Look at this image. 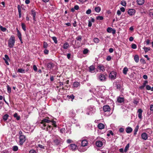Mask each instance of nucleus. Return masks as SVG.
Listing matches in <instances>:
<instances>
[{
	"mask_svg": "<svg viewBox=\"0 0 153 153\" xmlns=\"http://www.w3.org/2000/svg\"><path fill=\"white\" fill-rule=\"evenodd\" d=\"M51 122V120H49L48 119H43L41 123L42 124V129L46 130L47 131L50 130L52 126L51 124H47Z\"/></svg>",
	"mask_w": 153,
	"mask_h": 153,
	"instance_id": "f257e3e1",
	"label": "nucleus"
},
{
	"mask_svg": "<svg viewBox=\"0 0 153 153\" xmlns=\"http://www.w3.org/2000/svg\"><path fill=\"white\" fill-rule=\"evenodd\" d=\"M61 138L58 136L56 135H53V143L55 145H60L61 143Z\"/></svg>",
	"mask_w": 153,
	"mask_h": 153,
	"instance_id": "f03ea898",
	"label": "nucleus"
},
{
	"mask_svg": "<svg viewBox=\"0 0 153 153\" xmlns=\"http://www.w3.org/2000/svg\"><path fill=\"white\" fill-rule=\"evenodd\" d=\"M15 41V37L13 36H12L8 41V46L10 48H13L14 45Z\"/></svg>",
	"mask_w": 153,
	"mask_h": 153,
	"instance_id": "7ed1b4c3",
	"label": "nucleus"
},
{
	"mask_svg": "<svg viewBox=\"0 0 153 153\" xmlns=\"http://www.w3.org/2000/svg\"><path fill=\"white\" fill-rule=\"evenodd\" d=\"M19 144L20 145H22L24 143L26 139L25 137V135H20L19 137Z\"/></svg>",
	"mask_w": 153,
	"mask_h": 153,
	"instance_id": "20e7f679",
	"label": "nucleus"
},
{
	"mask_svg": "<svg viewBox=\"0 0 153 153\" xmlns=\"http://www.w3.org/2000/svg\"><path fill=\"white\" fill-rule=\"evenodd\" d=\"M69 149L72 151H76L77 149V146L75 144H71L68 146Z\"/></svg>",
	"mask_w": 153,
	"mask_h": 153,
	"instance_id": "39448f33",
	"label": "nucleus"
},
{
	"mask_svg": "<svg viewBox=\"0 0 153 153\" xmlns=\"http://www.w3.org/2000/svg\"><path fill=\"white\" fill-rule=\"evenodd\" d=\"M116 73L114 71H112L109 75V77L111 79H114L116 78Z\"/></svg>",
	"mask_w": 153,
	"mask_h": 153,
	"instance_id": "423d86ee",
	"label": "nucleus"
},
{
	"mask_svg": "<svg viewBox=\"0 0 153 153\" xmlns=\"http://www.w3.org/2000/svg\"><path fill=\"white\" fill-rule=\"evenodd\" d=\"M107 76H106L103 74H100L98 76V79L101 81H105L106 77Z\"/></svg>",
	"mask_w": 153,
	"mask_h": 153,
	"instance_id": "0eeeda50",
	"label": "nucleus"
},
{
	"mask_svg": "<svg viewBox=\"0 0 153 153\" xmlns=\"http://www.w3.org/2000/svg\"><path fill=\"white\" fill-rule=\"evenodd\" d=\"M107 31L109 33H112L114 34L116 33V30L114 29H112L110 27H108L107 29Z\"/></svg>",
	"mask_w": 153,
	"mask_h": 153,
	"instance_id": "6e6552de",
	"label": "nucleus"
},
{
	"mask_svg": "<svg viewBox=\"0 0 153 153\" xmlns=\"http://www.w3.org/2000/svg\"><path fill=\"white\" fill-rule=\"evenodd\" d=\"M135 10L134 9H129L128 11V14L131 16H132L135 14Z\"/></svg>",
	"mask_w": 153,
	"mask_h": 153,
	"instance_id": "1a4fd4ad",
	"label": "nucleus"
},
{
	"mask_svg": "<svg viewBox=\"0 0 153 153\" xmlns=\"http://www.w3.org/2000/svg\"><path fill=\"white\" fill-rule=\"evenodd\" d=\"M3 59L4 60L6 64L7 65H9V64L8 63V61H10V59L8 56L7 55H5L4 56V58Z\"/></svg>",
	"mask_w": 153,
	"mask_h": 153,
	"instance_id": "9d476101",
	"label": "nucleus"
},
{
	"mask_svg": "<svg viewBox=\"0 0 153 153\" xmlns=\"http://www.w3.org/2000/svg\"><path fill=\"white\" fill-rule=\"evenodd\" d=\"M103 108L104 112L109 111L111 110L110 107L108 105H104Z\"/></svg>",
	"mask_w": 153,
	"mask_h": 153,
	"instance_id": "9b49d317",
	"label": "nucleus"
},
{
	"mask_svg": "<svg viewBox=\"0 0 153 153\" xmlns=\"http://www.w3.org/2000/svg\"><path fill=\"white\" fill-rule=\"evenodd\" d=\"M17 35L18 37V38L20 41L21 43H22L23 42L22 41V35L19 30H18V29H17Z\"/></svg>",
	"mask_w": 153,
	"mask_h": 153,
	"instance_id": "f8f14e48",
	"label": "nucleus"
},
{
	"mask_svg": "<svg viewBox=\"0 0 153 153\" xmlns=\"http://www.w3.org/2000/svg\"><path fill=\"white\" fill-rule=\"evenodd\" d=\"M54 66V64L52 62L49 63L47 64V67L49 69H51Z\"/></svg>",
	"mask_w": 153,
	"mask_h": 153,
	"instance_id": "ddd939ff",
	"label": "nucleus"
},
{
	"mask_svg": "<svg viewBox=\"0 0 153 153\" xmlns=\"http://www.w3.org/2000/svg\"><path fill=\"white\" fill-rule=\"evenodd\" d=\"M88 144V141L86 140H84L81 142V145L82 146L84 147L87 145Z\"/></svg>",
	"mask_w": 153,
	"mask_h": 153,
	"instance_id": "4468645a",
	"label": "nucleus"
},
{
	"mask_svg": "<svg viewBox=\"0 0 153 153\" xmlns=\"http://www.w3.org/2000/svg\"><path fill=\"white\" fill-rule=\"evenodd\" d=\"M96 146L98 147H101L102 146L103 143L102 141H97L96 142Z\"/></svg>",
	"mask_w": 153,
	"mask_h": 153,
	"instance_id": "2eb2a0df",
	"label": "nucleus"
},
{
	"mask_svg": "<svg viewBox=\"0 0 153 153\" xmlns=\"http://www.w3.org/2000/svg\"><path fill=\"white\" fill-rule=\"evenodd\" d=\"M142 111H143L142 110L140 109H139L138 110L137 112L138 113V117H139V118L140 119H142Z\"/></svg>",
	"mask_w": 153,
	"mask_h": 153,
	"instance_id": "dca6fc26",
	"label": "nucleus"
},
{
	"mask_svg": "<svg viewBox=\"0 0 153 153\" xmlns=\"http://www.w3.org/2000/svg\"><path fill=\"white\" fill-rule=\"evenodd\" d=\"M97 127L99 129H102L104 128L105 125L102 123H100L98 124Z\"/></svg>",
	"mask_w": 153,
	"mask_h": 153,
	"instance_id": "f3484780",
	"label": "nucleus"
},
{
	"mask_svg": "<svg viewBox=\"0 0 153 153\" xmlns=\"http://www.w3.org/2000/svg\"><path fill=\"white\" fill-rule=\"evenodd\" d=\"M31 15L33 16V20L36 21L35 16L36 15V12L34 10H32L31 11Z\"/></svg>",
	"mask_w": 153,
	"mask_h": 153,
	"instance_id": "a211bd4d",
	"label": "nucleus"
},
{
	"mask_svg": "<svg viewBox=\"0 0 153 153\" xmlns=\"http://www.w3.org/2000/svg\"><path fill=\"white\" fill-rule=\"evenodd\" d=\"M18 9L19 14V17L21 18V7L19 5L18 6Z\"/></svg>",
	"mask_w": 153,
	"mask_h": 153,
	"instance_id": "6ab92c4d",
	"label": "nucleus"
},
{
	"mask_svg": "<svg viewBox=\"0 0 153 153\" xmlns=\"http://www.w3.org/2000/svg\"><path fill=\"white\" fill-rule=\"evenodd\" d=\"M132 129L130 127H128L126 128V131L127 133H130L132 131Z\"/></svg>",
	"mask_w": 153,
	"mask_h": 153,
	"instance_id": "aec40b11",
	"label": "nucleus"
},
{
	"mask_svg": "<svg viewBox=\"0 0 153 153\" xmlns=\"http://www.w3.org/2000/svg\"><path fill=\"white\" fill-rule=\"evenodd\" d=\"M94 69L95 67L93 65L89 67V71L91 73H93L94 71Z\"/></svg>",
	"mask_w": 153,
	"mask_h": 153,
	"instance_id": "412c9836",
	"label": "nucleus"
},
{
	"mask_svg": "<svg viewBox=\"0 0 153 153\" xmlns=\"http://www.w3.org/2000/svg\"><path fill=\"white\" fill-rule=\"evenodd\" d=\"M118 102L119 103H122L124 102V100L123 97H118L117 99Z\"/></svg>",
	"mask_w": 153,
	"mask_h": 153,
	"instance_id": "4be33fe9",
	"label": "nucleus"
},
{
	"mask_svg": "<svg viewBox=\"0 0 153 153\" xmlns=\"http://www.w3.org/2000/svg\"><path fill=\"white\" fill-rule=\"evenodd\" d=\"M89 110L92 113L96 111V109L94 107L92 106H90L89 108Z\"/></svg>",
	"mask_w": 153,
	"mask_h": 153,
	"instance_id": "5701e85b",
	"label": "nucleus"
},
{
	"mask_svg": "<svg viewBox=\"0 0 153 153\" xmlns=\"http://www.w3.org/2000/svg\"><path fill=\"white\" fill-rule=\"evenodd\" d=\"M69 46V44L67 42L65 43L63 46V48L64 49H67Z\"/></svg>",
	"mask_w": 153,
	"mask_h": 153,
	"instance_id": "b1692460",
	"label": "nucleus"
},
{
	"mask_svg": "<svg viewBox=\"0 0 153 153\" xmlns=\"http://www.w3.org/2000/svg\"><path fill=\"white\" fill-rule=\"evenodd\" d=\"M14 117L15 118H16V119L17 120H19L20 118V117L19 116H18V114L16 113L13 115Z\"/></svg>",
	"mask_w": 153,
	"mask_h": 153,
	"instance_id": "393cba45",
	"label": "nucleus"
},
{
	"mask_svg": "<svg viewBox=\"0 0 153 153\" xmlns=\"http://www.w3.org/2000/svg\"><path fill=\"white\" fill-rule=\"evenodd\" d=\"M134 59L136 62H138L139 60V57L138 55H135L134 56Z\"/></svg>",
	"mask_w": 153,
	"mask_h": 153,
	"instance_id": "a878e982",
	"label": "nucleus"
},
{
	"mask_svg": "<svg viewBox=\"0 0 153 153\" xmlns=\"http://www.w3.org/2000/svg\"><path fill=\"white\" fill-rule=\"evenodd\" d=\"M9 115L7 114H5L3 116V119L4 121H6L8 118Z\"/></svg>",
	"mask_w": 153,
	"mask_h": 153,
	"instance_id": "bb28decb",
	"label": "nucleus"
},
{
	"mask_svg": "<svg viewBox=\"0 0 153 153\" xmlns=\"http://www.w3.org/2000/svg\"><path fill=\"white\" fill-rule=\"evenodd\" d=\"M17 71L20 73H25V70L22 68H19L18 70Z\"/></svg>",
	"mask_w": 153,
	"mask_h": 153,
	"instance_id": "cd10ccee",
	"label": "nucleus"
},
{
	"mask_svg": "<svg viewBox=\"0 0 153 153\" xmlns=\"http://www.w3.org/2000/svg\"><path fill=\"white\" fill-rule=\"evenodd\" d=\"M101 10V9L100 7H96L94 8L96 12L97 13L100 12Z\"/></svg>",
	"mask_w": 153,
	"mask_h": 153,
	"instance_id": "c85d7f7f",
	"label": "nucleus"
},
{
	"mask_svg": "<svg viewBox=\"0 0 153 153\" xmlns=\"http://www.w3.org/2000/svg\"><path fill=\"white\" fill-rule=\"evenodd\" d=\"M137 1L139 5H142L143 4V0H137Z\"/></svg>",
	"mask_w": 153,
	"mask_h": 153,
	"instance_id": "c756f323",
	"label": "nucleus"
},
{
	"mask_svg": "<svg viewBox=\"0 0 153 153\" xmlns=\"http://www.w3.org/2000/svg\"><path fill=\"white\" fill-rule=\"evenodd\" d=\"M98 68L102 71H103L105 70V69L104 68L103 66L102 65L98 66Z\"/></svg>",
	"mask_w": 153,
	"mask_h": 153,
	"instance_id": "7c9ffc66",
	"label": "nucleus"
},
{
	"mask_svg": "<svg viewBox=\"0 0 153 153\" xmlns=\"http://www.w3.org/2000/svg\"><path fill=\"white\" fill-rule=\"evenodd\" d=\"M129 147V144H128L125 147V149L124 150V151L125 152H126L128 149Z\"/></svg>",
	"mask_w": 153,
	"mask_h": 153,
	"instance_id": "2f4dec72",
	"label": "nucleus"
},
{
	"mask_svg": "<svg viewBox=\"0 0 153 153\" xmlns=\"http://www.w3.org/2000/svg\"><path fill=\"white\" fill-rule=\"evenodd\" d=\"M138 128H139V126L138 125H137L136 126L135 129H134V135L136 134L138 130Z\"/></svg>",
	"mask_w": 153,
	"mask_h": 153,
	"instance_id": "473e14b6",
	"label": "nucleus"
},
{
	"mask_svg": "<svg viewBox=\"0 0 153 153\" xmlns=\"http://www.w3.org/2000/svg\"><path fill=\"white\" fill-rule=\"evenodd\" d=\"M51 126L53 125L55 127H56V121H53V120H51Z\"/></svg>",
	"mask_w": 153,
	"mask_h": 153,
	"instance_id": "72a5a7b5",
	"label": "nucleus"
},
{
	"mask_svg": "<svg viewBox=\"0 0 153 153\" xmlns=\"http://www.w3.org/2000/svg\"><path fill=\"white\" fill-rule=\"evenodd\" d=\"M93 41L96 43H97L99 42V39L97 38H94L93 39Z\"/></svg>",
	"mask_w": 153,
	"mask_h": 153,
	"instance_id": "f704fd0d",
	"label": "nucleus"
},
{
	"mask_svg": "<svg viewBox=\"0 0 153 153\" xmlns=\"http://www.w3.org/2000/svg\"><path fill=\"white\" fill-rule=\"evenodd\" d=\"M128 71V69L126 68L125 67L124 68L123 70V74H127V71Z\"/></svg>",
	"mask_w": 153,
	"mask_h": 153,
	"instance_id": "c9c22d12",
	"label": "nucleus"
},
{
	"mask_svg": "<svg viewBox=\"0 0 153 153\" xmlns=\"http://www.w3.org/2000/svg\"><path fill=\"white\" fill-rule=\"evenodd\" d=\"M79 85V83L78 82H75L74 84V86L75 87H77Z\"/></svg>",
	"mask_w": 153,
	"mask_h": 153,
	"instance_id": "e433bc0d",
	"label": "nucleus"
},
{
	"mask_svg": "<svg viewBox=\"0 0 153 153\" xmlns=\"http://www.w3.org/2000/svg\"><path fill=\"white\" fill-rule=\"evenodd\" d=\"M21 26L22 29L24 31H25L26 30L25 25L24 23H22L21 24Z\"/></svg>",
	"mask_w": 153,
	"mask_h": 153,
	"instance_id": "4c0bfd02",
	"label": "nucleus"
},
{
	"mask_svg": "<svg viewBox=\"0 0 153 153\" xmlns=\"http://www.w3.org/2000/svg\"><path fill=\"white\" fill-rule=\"evenodd\" d=\"M18 149V147L17 146H14L13 147V149L14 151H16Z\"/></svg>",
	"mask_w": 153,
	"mask_h": 153,
	"instance_id": "58836bf2",
	"label": "nucleus"
},
{
	"mask_svg": "<svg viewBox=\"0 0 153 153\" xmlns=\"http://www.w3.org/2000/svg\"><path fill=\"white\" fill-rule=\"evenodd\" d=\"M96 19L98 20H102L103 19V17L102 16H98L96 17Z\"/></svg>",
	"mask_w": 153,
	"mask_h": 153,
	"instance_id": "ea45409f",
	"label": "nucleus"
},
{
	"mask_svg": "<svg viewBox=\"0 0 153 153\" xmlns=\"http://www.w3.org/2000/svg\"><path fill=\"white\" fill-rule=\"evenodd\" d=\"M48 46V44L47 43L45 42H44L43 47L45 49L47 48Z\"/></svg>",
	"mask_w": 153,
	"mask_h": 153,
	"instance_id": "a19ab883",
	"label": "nucleus"
},
{
	"mask_svg": "<svg viewBox=\"0 0 153 153\" xmlns=\"http://www.w3.org/2000/svg\"><path fill=\"white\" fill-rule=\"evenodd\" d=\"M150 50V48L149 47H144V50L145 53L149 51Z\"/></svg>",
	"mask_w": 153,
	"mask_h": 153,
	"instance_id": "79ce46f5",
	"label": "nucleus"
},
{
	"mask_svg": "<svg viewBox=\"0 0 153 153\" xmlns=\"http://www.w3.org/2000/svg\"><path fill=\"white\" fill-rule=\"evenodd\" d=\"M121 4L122 5L124 6H126V3L125 1L123 0L121 1Z\"/></svg>",
	"mask_w": 153,
	"mask_h": 153,
	"instance_id": "37998d69",
	"label": "nucleus"
},
{
	"mask_svg": "<svg viewBox=\"0 0 153 153\" xmlns=\"http://www.w3.org/2000/svg\"><path fill=\"white\" fill-rule=\"evenodd\" d=\"M131 48L133 49H135L137 48V46L135 44H132L131 45Z\"/></svg>",
	"mask_w": 153,
	"mask_h": 153,
	"instance_id": "c03bdc74",
	"label": "nucleus"
},
{
	"mask_svg": "<svg viewBox=\"0 0 153 153\" xmlns=\"http://www.w3.org/2000/svg\"><path fill=\"white\" fill-rule=\"evenodd\" d=\"M52 38L53 40L54 41V42H55V44H57V41L56 38L54 36V37H52Z\"/></svg>",
	"mask_w": 153,
	"mask_h": 153,
	"instance_id": "a18cd8bd",
	"label": "nucleus"
},
{
	"mask_svg": "<svg viewBox=\"0 0 153 153\" xmlns=\"http://www.w3.org/2000/svg\"><path fill=\"white\" fill-rule=\"evenodd\" d=\"M0 28L1 30L3 32H5L6 30V28L3 27L1 26H0Z\"/></svg>",
	"mask_w": 153,
	"mask_h": 153,
	"instance_id": "49530a36",
	"label": "nucleus"
},
{
	"mask_svg": "<svg viewBox=\"0 0 153 153\" xmlns=\"http://www.w3.org/2000/svg\"><path fill=\"white\" fill-rule=\"evenodd\" d=\"M38 147L40 148L41 149H45V148L44 146L40 144H39L38 145Z\"/></svg>",
	"mask_w": 153,
	"mask_h": 153,
	"instance_id": "de8ad7c7",
	"label": "nucleus"
},
{
	"mask_svg": "<svg viewBox=\"0 0 153 153\" xmlns=\"http://www.w3.org/2000/svg\"><path fill=\"white\" fill-rule=\"evenodd\" d=\"M76 39L78 41H81L82 39V37L81 36H78L76 38Z\"/></svg>",
	"mask_w": 153,
	"mask_h": 153,
	"instance_id": "09e8293b",
	"label": "nucleus"
},
{
	"mask_svg": "<svg viewBox=\"0 0 153 153\" xmlns=\"http://www.w3.org/2000/svg\"><path fill=\"white\" fill-rule=\"evenodd\" d=\"M116 87L117 89L120 88L121 87V85L120 84L116 83Z\"/></svg>",
	"mask_w": 153,
	"mask_h": 153,
	"instance_id": "8fccbe9b",
	"label": "nucleus"
},
{
	"mask_svg": "<svg viewBox=\"0 0 153 153\" xmlns=\"http://www.w3.org/2000/svg\"><path fill=\"white\" fill-rule=\"evenodd\" d=\"M88 49H85L83 50V53L84 54H86L88 53Z\"/></svg>",
	"mask_w": 153,
	"mask_h": 153,
	"instance_id": "3c124183",
	"label": "nucleus"
},
{
	"mask_svg": "<svg viewBox=\"0 0 153 153\" xmlns=\"http://www.w3.org/2000/svg\"><path fill=\"white\" fill-rule=\"evenodd\" d=\"M7 92L8 93H10L11 92V88L9 85L7 86Z\"/></svg>",
	"mask_w": 153,
	"mask_h": 153,
	"instance_id": "603ef678",
	"label": "nucleus"
},
{
	"mask_svg": "<svg viewBox=\"0 0 153 153\" xmlns=\"http://www.w3.org/2000/svg\"><path fill=\"white\" fill-rule=\"evenodd\" d=\"M148 138V135L146 133L144 132V140H146Z\"/></svg>",
	"mask_w": 153,
	"mask_h": 153,
	"instance_id": "864d4df0",
	"label": "nucleus"
},
{
	"mask_svg": "<svg viewBox=\"0 0 153 153\" xmlns=\"http://www.w3.org/2000/svg\"><path fill=\"white\" fill-rule=\"evenodd\" d=\"M46 49V48L45 49V50L44 51V53L45 54H48L49 53V51H48Z\"/></svg>",
	"mask_w": 153,
	"mask_h": 153,
	"instance_id": "5fc2aeb1",
	"label": "nucleus"
},
{
	"mask_svg": "<svg viewBox=\"0 0 153 153\" xmlns=\"http://www.w3.org/2000/svg\"><path fill=\"white\" fill-rule=\"evenodd\" d=\"M29 153H36V152L35 150L31 149L29 151Z\"/></svg>",
	"mask_w": 153,
	"mask_h": 153,
	"instance_id": "6e6d98bb",
	"label": "nucleus"
},
{
	"mask_svg": "<svg viewBox=\"0 0 153 153\" xmlns=\"http://www.w3.org/2000/svg\"><path fill=\"white\" fill-rule=\"evenodd\" d=\"M146 89L148 90H150L151 89V87L149 85H146Z\"/></svg>",
	"mask_w": 153,
	"mask_h": 153,
	"instance_id": "4d7b16f0",
	"label": "nucleus"
},
{
	"mask_svg": "<svg viewBox=\"0 0 153 153\" xmlns=\"http://www.w3.org/2000/svg\"><path fill=\"white\" fill-rule=\"evenodd\" d=\"M91 13V10L89 9L88 10H87L86 11V13L89 14Z\"/></svg>",
	"mask_w": 153,
	"mask_h": 153,
	"instance_id": "13d9d810",
	"label": "nucleus"
},
{
	"mask_svg": "<svg viewBox=\"0 0 153 153\" xmlns=\"http://www.w3.org/2000/svg\"><path fill=\"white\" fill-rule=\"evenodd\" d=\"M73 141L71 139H69L67 140V142L68 143H72Z\"/></svg>",
	"mask_w": 153,
	"mask_h": 153,
	"instance_id": "bf43d9fd",
	"label": "nucleus"
},
{
	"mask_svg": "<svg viewBox=\"0 0 153 153\" xmlns=\"http://www.w3.org/2000/svg\"><path fill=\"white\" fill-rule=\"evenodd\" d=\"M91 22V21L90 20H88V26L89 27H91V26L92 24Z\"/></svg>",
	"mask_w": 153,
	"mask_h": 153,
	"instance_id": "052dcab7",
	"label": "nucleus"
},
{
	"mask_svg": "<svg viewBox=\"0 0 153 153\" xmlns=\"http://www.w3.org/2000/svg\"><path fill=\"white\" fill-rule=\"evenodd\" d=\"M120 11L122 12H124L125 11V9L124 7H121L120 8Z\"/></svg>",
	"mask_w": 153,
	"mask_h": 153,
	"instance_id": "680f3d73",
	"label": "nucleus"
},
{
	"mask_svg": "<svg viewBox=\"0 0 153 153\" xmlns=\"http://www.w3.org/2000/svg\"><path fill=\"white\" fill-rule=\"evenodd\" d=\"M33 69L35 71H37V68L36 66L35 65H34L33 66Z\"/></svg>",
	"mask_w": 153,
	"mask_h": 153,
	"instance_id": "e2e57ef3",
	"label": "nucleus"
},
{
	"mask_svg": "<svg viewBox=\"0 0 153 153\" xmlns=\"http://www.w3.org/2000/svg\"><path fill=\"white\" fill-rule=\"evenodd\" d=\"M119 131L121 133L123 132L124 131V129L123 128H120Z\"/></svg>",
	"mask_w": 153,
	"mask_h": 153,
	"instance_id": "0e129e2a",
	"label": "nucleus"
},
{
	"mask_svg": "<svg viewBox=\"0 0 153 153\" xmlns=\"http://www.w3.org/2000/svg\"><path fill=\"white\" fill-rule=\"evenodd\" d=\"M113 51H114V50H113V48H109V52L111 53H112L113 52Z\"/></svg>",
	"mask_w": 153,
	"mask_h": 153,
	"instance_id": "69168bd1",
	"label": "nucleus"
},
{
	"mask_svg": "<svg viewBox=\"0 0 153 153\" xmlns=\"http://www.w3.org/2000/svg\"><path fill=\"white\" fill-rule=\"evenodd\" d=\"M74 95H73V94L71 95L69 97V98H71L72 100L74 99Z\"/></svg>",
	"mask_w": 153,
	"mask_h": 153,
	"instance_id": "338daca9",
	"label": "nucleus"
},
{
	"mask_svg": "<svg viewBox=\"0 0 153 153\" xmlns=\"http://www.w3.org/2000/svg\"><path fill=\"white\" fill-rule=\"evenodd\" d=\"M150 110L151 111H153V105H151L150 107Z\"/></svg>",
	"mask_w": 153,
	"mask_h": 153,
	"instance_id": "774afa93",
	"label": "nucleus"
}]
</instances>
